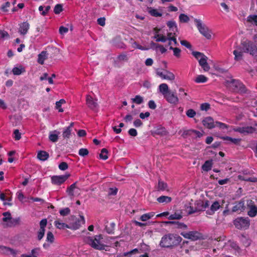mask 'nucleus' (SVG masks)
<instances>
[{
  "label": "nucleus",
  "instance_id": "obj_1",
  "mask_svg": "<svg viewBox=\"0 0 257 257\" xmlns=\"http://www.w3.org/2000/svg\"><path fill=\"white\" fill-rule=\"evenodd\" d=\"M182 239V238L178 235L169 233L162 237L160 245L165 248H173L177 246L181 242Z\"/></svg>",
  "mask_w": 257,
  "mask_h": 257
},
{
  "label": "nucleus",
  "instance_id": "obj_2",
  "mask_svg": "<svg viewBox=\"0 0 257 257\" xmlns=\"http://www.w3.org/2000/svg\"><path fill=\"white\" fill-rule=\"evenodd\" d=\"M159 90L168 102L173 105H176L178 103V97L175 92L172 91L169 89L167 84H161L159 86Z\"/></svg>",
  "mask_w": 257,
  "mask_h": 257
},
{
  "label": "nucleus",
  "instance_id": "obj_3",
  "mask_svg": "<svg viewBox=\"0 0 257 257\" xmlns=\"http://www.w3.org/2000/svg\"><path fill=\"white\" fill-rule=\"evenodd\" d=\"M103 239L102 235L94 236H86L84 238V242L92 248L97 250H103L105 248L104 244L101 241Z\"/></svg>",
  "mask_w": 257,
  "mask_h": 257
},
{
  "label": "nucleus",
  "instance_id": "obj_4",
  "mask_svg": "<svg viewBox=\"0 0 257 257\" xmlns=\"http://www.w3.org/2000/svg\"><path fill=\"white\" fill-rule=\"evenodd\" d=\"M233 224L237 229L246 230L250 226V219L247 217H238L233 220Z\"/></svg>",
  "mask_w": 257,
  "mask_h": 257
},
{
  "label": "nucleus",
  "instance_id": "obj_5",
  "mask_svg": "<svg viewBox=\"0 0 257 257\" xmlns=\"http://www.w3.org/2000/svg\"><path fill=\"white\" fill-rule=\"evenodd\" d=\"M241 45L244 53H249L252 56L257 55V47L253 42L246 40L242 42Z\"/></svg>",
  "mask_w": 257,
  "mask_h": 257
},
{
  "label": "nucleus",
  "instance_id": "obj_6",
  "mask_svg": "<svg viewBox=\"0 0 257 257\" xmlns=\"http://www.w3.org/2000/svg\"><path fill=\"white\" fill-rule=\"evenodd\" d=\"M194 22L199 32L206 38L210 39L211 37V35L208 28L202 24L200 20L195 19Z\"/></svg>",
  "mask_w": 257,
  "mask_h": 257
},
{
  "label": "nucleus",
  "instance_id": "obj_7",
  "mask_svg": "<svg viewBox=\"0 0 257 257\" xmlns=\"http://www.w3.org/2000/svg\"><path fill=\"white\" fill-rule=\"evenodd\" d=\"M71 219L74 221L70 224L69 229L72 230L79 229L82 224L85 223V219L83 215H80L78 218L74 216H71Z\"/></svg>",
  "mask_w": 257,
  "mask_h": 257
},
{
  "label": "nucleus",
  "instance_id": "obj_8",
  "mask_svg": "<svg viewBox=\"0 0 257 257\" xmlns=\"http://www.w3.org/2000/svg\"><path fill=\"white\" fill-rule=\"evenodd\" d=\"M180 234L185 238L189 239L193 241L200 239L202 238V234L197 231L182 232Z\"/></svg>",
  "mask_w": 257,
  "mask_h": 257
},
{
  "label": "nucleus",
  "instance_id": "obj_9",
  "mask_svg": "<svg viewBox=\"0 0 257 257\" xmlns=\"http://www.w3.org/2000/svg\"><path fill=\"white\" fill-rule=\"evenodd\" d=\"M69 174H66L64 175L53 176L51 177V182L54 185H60L64 183L70 177Z\"/></svg>",
  "mask_w": 257,
  "mask_h": 257
},
{
  "label": "nucleus",
  "instance_id": "obj_10",
  "mask_svg": "<svg viewBox=\"0 0 257 257\" xmlns=\"http://www.w3.org/2000/svg\"><path fill=\"white\" fill-rule=\"evenodd\" d=\"M255 131L256 128L251 126L238 127L234 129L235 132L239 133L243 135L253 134L255 132Z\"/></svg>",
  "mask_w": 257,
  "mask_h": 257
},
{
  "label": "nucleus",
  "instance_id": "obj_11",
  "mask_svg": "<svg viewBox=\"0 0 257 257\" xmlns=\"http://www.w3.org/2000/svg\"><path fill=\"white\" fill-rule=\"evenodd\" d=\"M202 123L205 127L208 129H212L216 126V124H215L213 118L210 116L205 117L202 120Z\"/></svg>",
  "mask_w": 257,
  "mask_h": 257
},
{
  "label": "nucleus",
  "instance_id": "obj_12",
  "mask_svg": "<svg viewBox=\"0 0 257 257\" xmlns=\"http://www.w3.org/2000/svg\"><path fill=\"white\" fill-rule=\"evenodd\" d=\"M232 84L236 89L235 90L240 93H244L246 92V88L241 82L238 80H232Z\"/></svg>",
  "mask_w": 257,
  "mask_h": 257
},
{
  "label": "nucleus",
  "instance_id": "obj_13",
  "mask_svg": "<svg viewBox=\"0 0 257 257\" xmlns=\"http://www.w3.org/2000/svg\"><path fill=\"white\" fill-rule=\"evenodd\" d=\"M207 59L208 57L206 56H203V58H200V59L199 60V65L205 72L208 71L210 69V66L207 62Z\"/></svg>",
  "mask_w": 257,
  "mask_h": 257
},
{
  "label": "nucleus",
  "instance_id": "obj_14",
  "mask_svg": "<svg viewBox=\"0 0 257 257\" xmlns=\"http://www.w3.org/2000/svg\"><path fill=\"white\" fill-rule=\"evenodd\" d=\"M19 32L21 35H25L27 33L30 28V25L27 22L21 23L19 25Z\"/></svg>",
  "mask_w": 257,
  "mask_h": 257
},
{
  "label": "nucleus",
  "instance_id": "obj_15",
  "mask_svg": "<svg viewBox=\"0 0 257 257\" xmlns=\"http://www.w3.org/2000/svg\"><path fill=\"white\" fill-rule=\"evenodd\" d=\"M86 101L87 105L91 109H95L98 105L96 101L90 95H87Z\"/></svg>",
  "mask_w": 257,
  "mask_h": 257
},
{
  "label": "nucleus",
  "instance_id": "obj_16",
  "mask_svg": "<svg viewBox=\"0 0 257 257\" xmlns=\"http://www.w3.org/2000/svg\"><path fill=\"white\" fill-rule=\"evenodd\" d=\"M74 122H71L70 125L64 128L62 133V137L64 139H69L71 135L72 128L74 126Z\"/></svg>",
  "mask_w": 257,
  "mask_h": 257
},
{
  "label": "nucleus",
  "instance_id": "obj_17",
  "mask_svg": "<svg viewBox=\"0 0 257 257\" xmlns=\"http://www.w3.org/2000/svg\"><path fill=\"white\" fill-rule=\"evenodd\" d=\"M29 199L33 202H40L41 204H44V207H47L48 209H49L50 207L51 209H54V208L53 205H50L49 203L46 202L44 200L40 198L31 197Z\"/></svg>",
  "mask_w": 257,
  "mask_h": 257
},
{
  "label": "nucleus",
  "instance_id": "obj_18",
  "mask_svg": "<svg viewBox=\"0 0 257 257\" xmlns=\"http://www.w3.org/2000/svg\"><path fill=\"white\" fill-rule=\"evenodd\" d=\"M37 157L41 161H45L49 159V154L46 151L41 150L38 152Z\"/></svg>",
  "mask_w": 257,
  "mask_h": 257
},
{
  "label": "nucleus",
  "instance_id": "obj_19",
  "mask_svg": "<svg viewBox=\"0 0 257 257\" xmlns=\"http://www.w3.org/2000/svg\"><path fill=\"white\" fill-rule=\"evenodd\" d=\"M243 52L240 47L238 48L237 49L234 50L233 51V54L234 55V60L236 61L241 60L242 59Z\"/></svg>",
  "mask_w": 257,
  "mask_h": 257
},
{
  "label": "nucleus",
  "instance_id": "obj_20",
  "mask_svg": "<svg viewBox=\"0 0 257 257\" xmlns=\"http://www.w3.org/2000/svg\"><path fill=\"white\" fill-rule=\"evenodd\" d=\"M48 58V53L47 51H43L38 55V62L42 65L44 63V61Z\"/></svg>",
  "mask_w": 257,
  "mask_h": 257
},
{
  "label": "nucleus",
  "instance_id": "obj_21",
  "mask_svg": "<svg viewBox=\"0 0 257 257\" xmlns=\"http://www.w3.org/2000/svg\"><path fill=\"white\" fill-rule=\"evenodd\" d=\"M167 224H174L176 228H180L182 229H187V226L184 224V223L179 222L178 221H169L166 222Z\"/></svg>",
  "mask_w": 257,
  "mask_h": 257
},
{
  "label": "nucleus",
  "instance_id": "obj_22",
  "mask_svg": "<svg viewBox=\"0 0 257 257\" xmlns=\"http://www.w3.org/2000/svg\"><path fill=\"white\" fill-rule=\"evenodd\" d=\"M25 72V68L22 66L19 65V67H15L12 69V72L14 75H21L22 73Z\"/></svg>",
  "mask_w": 257,
  "mask_h": 257
},
{
  "label": "nucleus",
  "instance_id": "obj_23",
  "mask_svg": "<svg viewBox=\"0 0 257 257\" xmlns=\"http://www.w3.org/2000/svg\"><path fill=\"white\" fill-rule=\"evenodd\" d=\"M148 13L153 17H159L162 16L161 12H159L158 10L151 7L148 8Z\"/></svg>",
  "mask_w": 257,
  "mask_h": 257
},
{
  "label": "nucleus",
  "instance_id": "obj_24",
  "mask_svg": "<svg viewBox=\"0 0 257 257\" xmlns=\"http://www.w3.org/2000/svg\"><path fill=\"white\" fill-rule=\"evenodd\" d=\"M76 184L77 182H75L67 188L66 192L69 196L73 197L74 196V191L77 188Z\"/></svg>",
  "mask_w": 257,
  "mask_h": 257
},
{
  "label": "nucleus",
  "instance_id": "obj_25",
  "mask_svg": "<svg viewBox=\"0 0 257 257\" xmlns=\"http://www.w3.org/2000/svg\"><path fill=\"white\" fill-rule=\"evenodd\" d=\"M212 160H207L205 162L204 164L202 166L203 170L206 172H208L211 169L212 166Z\"/></svg>",
  "mask_w": 257,
  "mask_h": 257
},
{
  "label": "nucleus",
  "instance_id": "obj_26",
  "mask_svg": "<svg viewBox=\"0 0 257 257\" xmlns=\"http://www.w3.org/2000/svg\"><path fill=\"white\" fill-rule=\"evenodd\" d=\"M224 141H228L234 145H239L241 141V139L232 138L230 137L225 136L221 138Z\"/></svg>",
  "mask_w": 257,
  "mask_h": 257
},
{
  "label": "nucleus",
  "instance_id": "obj_27",
  "mask_svg": "<svg viewBox=\"0 0 257 257\" xmlns=\"http://www.w3.org/2000/svg\"><path fill=\"white\" fill-rule=\"evenodd\" d=\"M157 201L160 203H168L172 201L170 197L167 196H161L157 199Z\"/></svg>",
  "mask_w": 257,
  "mask_h": 257
},
{
  "label": "nucleus",
  "instance_id": "obj_28",
  "mask_svg": "<svg viewBox=\"0 0 257 257\" xmlns=\"http://www.w3.org/2000/svg\"><path fill=\"white\" fill-rule=\"evenodd\" d=\"M155 214V213L154 212L144 214L140 217V219L142 221H146L154 217Z\"/></svg>",
  "mask_w": 257,
  "mask_h": 257
},
{
  "label": "nucleus",
  "instance_id": "obj_29",
  "mask_svg": "<svg viewBox=\"0 0 257 257\" xmlns=\"http://www.w3.org/2000/svg\"><path fill=\"white\" fill-rule=\"evenodd\" d=\"M54 225L56 228L60 229H64L65 228L69 229V225L63 222H61L59 220H55L54 221Z\"/></svg>",
  "mask_w": 257,
  "mask_h": 257
},
{
  "label": "nucleus",
  "instance_id": "obj_30",
  "mask_svg": "<svg viewBox=\"0 0 257 257\" xmlns=\"http://www.w3.org/2000/svg\"><path fill=\"white\" fill-rule=\"evenodd\" d=\"M238 178L239 180H241V181H244L250 182H253V183L257 182V178L255 177L247 178V177H244V176L238 175Z\"/></svg>",
  "mask_w": 257,
  "mask_h": 257
},
{
  "label": "nucleus",
  "instance_id": "obj_31",
  "mask_svg": "<svg viewBox=\"0 0 257 257\" xmlns=\"http://www.w3.org/2000/svg\"><path fill=\"white\" fill-rule=\"evenodd\" d=\"M9 220L8 226L10 227H14L19 225L20 223V218L19 217L16 218H12L11 217Z\"/></svg>",
  "mask_w": 257,
  "mask_h": 257
},
{
  "label": "nucleus",
  "instance_id": "obj_32",
  "mask_svg": "<svg viewBox=\"0 0 257 257\" xmlns=\"http://www.w3.org/2000/svg\"><path fill=\"white\" fill-rule=\"evenodd\" d=\"M168 187L167 184L162 181L161 180H159L158 181V186L157 189L159 191H164L167 189Z\"/></svg>",
  "mask_w": 257,
  "mask_h": 257
},
{
  "label": "nucleus",
  "instance_id": "obj_33",
  "mask_svg": "<svg viewBox=\"0 0 257 257\" xmlns=\"http://www.w3.org/2000/svg\"><path fill=\"white\" fill-rule=\"evenodd\" d=\"M208 78L203 75H198L194 80L197 83H205L208 80Z\"/></svg>",
  "mask_w": 257,
  "mask_h": 257
},
{
  "label": "nucleus",
  "instance_id": "obj_34",
  "mask_svg": "<svg viewBox=\"0 0 257 257\" xmlns=\"http://www.w3.org/2000/svg\"><path fill=\"white\" fill-rule=\"evenodd\" d=\"M131 100L133 103L137 104H141L144 101V99L142 96L139 95H136L134 98H132Z\"/></svg>",
  "mask_w": 257,
  "mask_h": 257
},
{
  "label": "nucleus",
  "instance_id": "obj_35",
  "mask_svg": "<svg viewBox=\"0 0 257 257\" xmlns=\"http://www.w3.org/2000/svg\"><path fill=\"white\" fill-rule=\"evenodd\" d=\"M182 212H175L174 214L170 215L168 216V219L169 220L180 219L182 218Z\"/></svg>",
  "mask_w": 257,
  "mask_h": 257
},
{
  "label": "nucleus",
  "instance_id": "obj_36",
  "mask_svg": "<svg viewBox=\"0 0 257 257\" xmlns=\"http://www.w3.org/2000/svg\"><path fill=\"white\" fill-rule=\"evenodd\" d=\"M164 79H167L169 80H173L175 79V75L173 73L169 71L166 70L165 72V75Z\"/></svg>",
  "mask_w": 257,
  "mask_h": 257
},
{
  "label": "nucleus",
  "instance_id": "obj_37",
  "mask_svg": "<svg viewBox=\"0 0 257 257\" xmlns=\"http://www.w3.org/2000/svg\"><path fill=\"white\" fill-rule=\"evenodd\" d=\"M108 150L105 148H103L101 151V153L99 154V158L101 159H102L103 160H106L108 159Z\"/></svg>",
  "mask_w": 257,
  "mask_h": 257
},
{
  "label": "nucleus",
  "instance_id": "obj_38",
  "mask_svg": "<svg viewBox=\"0 0 257 257\" xmlns=\"http://www.w3.org/2000/svg\"><path fill=\"white\" fill-rule=\"evenodd\" d=\"M247 21L249 23H254L257 26V15H249L247 18Z\"/></svg>",
  "mask_w": 257,
  "mask_h": 257
},
{
  "label": "nucleus",
  "instance_id": "obj_39",
  "mask_svg": "<svg viewBox=\"0 0 257 257\" xmlns=\"http://www.w3.org/2000/svg\"><path fill=\"white\" fill-rule=\"evenodd\" d=\"M169 49L170 50H172L173 51V55L177 57L180 58L181 56V50L178 48H173L172 46H170Z\"/></svg>",
  "mask_w": 257,
  "mask_h": 257
},
{
  "label": "nucleus",
  "instance_id": "obj_40",
  "mask_svg": "<svg viewBox=\"0 0 257 257\" xmlns=\"http://www.w3.org/2000/svg\"><path fill=\"white\" fill-rule=\"evenodd\" d=\"M65 103V100L64 99H61L59 101L56 102V108L58 109L59 112H63V109L61 108V105Z\"/></svg>",
  "mask_w": 257,
  "mask_h": 257
},
{
  "label": "nucleus",
  "instance_id": "obj_41",
  "mask_svg": "<svg viewBox=\"0 0 257 257\" xmlns=\"http://www.w3.org/2000/svg\"><path fill=\"white\" fill-rule=\"evenodd\" d=\"M166 131L165 127H160L157 128L155 130V134L157 135H159L160 136H164L166 135Z\"/></svg>",
  "mask_w": 257,
  "mask_h": 257
},
{
  "label": "nucleus",
  "instance_id": "obj_42",
  "mask_svg": "<svg viewBox=\"0 0 257 257\" xmlns=\"http://www.w3.org/2000/svg\"><path fill=\"white\" fill-rule=\"evenodd\" d=\"M115 225V224L113 222H112V223H111L110 224V226H108L106 225V227H105L106 231L108 234H112V233H113Z\"/></svg>",
  "mask_w": 257,
  "mask_h": 257
},
{
  "label": "nucleus",
  "instance_id": "obj_43",
  "mask_svg": "<svg viewBox=\"0 0 257 257\" xmlns=\"http://www.w3.org/2000/svg\"><path fill=\"white\" fill-rule=\"evenodd\" d=\"M179 19L180 22L182 23H187L189 22L190 20L189 17L187 15L184 14H180Z\"/></svg>",
  "mask_w": 257,
  "mask_h": 257
},
{
  "label": "nucleus",
  "instance_id": "obj_44",
  "mask_svg": "<svg viewBox=\"0 0 257 257\" xmlns=\"http://www.w3.org/2000/svg\"><path fill=\"white\" fill-rule=\"evenodd\" d=\"M63 10V6L61 4H57L54 9V12L55 14H59Z\"/></svg>",
  "mask_w": 257,
  "mask_h": 257
},
{
  "label": "nucleus",
  "instance_id": "obj_45",
  "mask_svg": "<svg viewBox=\"0 0 257 257\" xmlns=\"http://www.w3.org/2000/svg\"><path fill=\"white\" fill-rule=\"evenodd\" d=\"M118 191V189L116 187L109 188L107 191V194L108 196H114L116 195Z\"/></svg>",
  "mask_w": 257,
  "mask_h": 257
},
{
  "label": "nucleus",
  "instance_id": "obj_46",
  "mask_svg": "<svg viewBox=\"0 0 257 257\" xmlns=\"http://www.w3.org/2000/svg\"><path fill=\"white\" fill-rule=\"evenodd\" d=\"M89 154V151L87 149L81 148L79 150L78 154L81 157H85Z\"/></svg>",
  "mask_w": 257,
  "mask_h": 257
},
{
  "label": "nucleus",
  "instance_id": "obj_47",
  "mask_svg": "<svg viewBox=\"0 0 257 257\" xmlns=\"http://www.w3.org/2000/svg\"><path fill=\"white\" fill-rule=\"evenodd\" d=\"M10 247L3 245H0V252L4 254H9Z\"/></svg>",
  "mask_w": 257,
  "mask_h": 257
},
{
  "label": "nucleus",
  "instance_id": "obj_48",
  "mask_svg": "<svg viewBox=\"0 0 257 257\" xmlns=\"http://www.w3.org/2000/svg\"><path fill=\"white\" fill-rule=\"evenodd\" d=\"M186 115L190 117V118H193L194 117L196 113V111L193 109H189L187 111H186Z\"/></svg>",
  "mask_w": 257,
  "mask_h": 257
},
{
  "label": "nucleus",
  "instance_id": "obj_49",
  "mask_svg": "<svg viewBox=\"0 0 257 257\" xmlns=\"http://www.w3.org/2000/svg\"><path fill=\"white\" fill-rule=\"evenodd\" d=\"M47 241L51 243L54 242V236L53 234L51 231H48L47 234Z\"/></svg>",
  "mask_w": 257,
  "mask_h": 257
},
{
  "label": "nucleus",
  "instance_id": "obj_50",
  "mask_svg": "<svg viewBox=\"0 0 257 257\" xmlns=\"http://www.w3.org/2000/svg\"><path fill=\"white\" fill-rule=\"evenodd\" d=\"M192 54L198 60L200 58H203V56H205L203 53L197 51H193Z\"/></svg>",
  "mask_w": 257,
  "mask_h": 257
},
{
  "label": "nucleus",
  "instance_id": "obj_51",
  "mask_svg": "<svg viewBox=\"0 0 257 257\" xmlns=\"http://www.w3.org/2000/svg\"><path fill=\"white\" fill-rule=\"evenodd\" d=\"M210 108V105L208 103H203L200 105V109L201 110L207 111Z\"/></svg>",
  "mask_w": 257,
  "mask_h": 257
},
{
  "label": "nucleus",
  "instance_id": "obj_52",
  "mask_svg": "<svg viewBox=\"0 0 257 257\" xmlns=\"http://www.w3.org/2000/svg\"><path fill=\"white\" fill-rule=\"evenodd\" d=\"M11 4L10 2H6L1 7V10L3 12H7L8 11V8L10 7Z\"/></svg>",
  "mask_w": 257,
  "mask_h": 257
},
{
  "label": "nucleus",
  "instance_id": "obj_53",
  "mask_svg": "<svg viewBox=\"0 0 257 257\" xmlns=\"http://www.w3.org/2000/svg\"><path fill=\"white\" fill-rule=\"evenodd\" d=\"M17 198L21 202H26V197L24 196L22 192L20 191L17 193Z\"/></svg>",
  "mask_w": 257,
  "mask_h": 257
},
{
  "label": "nucleus",
  "instance_id": "obj_54",
  "mask_svg": "<svg viewBox=\"0 0 257 257\" xmlns=\"http://www.w3.org/2000/svg\"><path fill=\"white\" fill-rule=\"evenodd\" d=\"M49 139L51 142L55 143L58 141V136L57 134H51L49 135Z\"/></svg>",
  "mask_w": 257,
  "mask_h": 257
},
{
  "label": "nucleus",
  "instance_id": "obj_55",
  "mask_svg": "<svg viewBox=\"0 0 257 257\" xmlns=\"http://www.w3.org/2000/svg\"><path fill=\"white\" fill-rule=\"evenodd\" d=\"M117 59L119 61H127L128 60V57L125 53H121L117 56Z\"/></svg>",
  "mask_w": 257,
  "mask_h": 257
},
{
  "label": "nucleus",
  "instance_id": "obj_56",
  "mask_svg": "<svg viewBox=\"0 0 257 257\" xmlns=\"http://www.w3.org/2000/svg\"><path fill=\"white\" fill-rule=\"evenodd\" d=\"M14 138L15 140L18 141L21 138V134L18 130H15L14 131Z\"/></svg>",
  "mask_w": 257,
  "mask_h": 257
},
{
  "label": "nucleus",
  "instance_id": "obj_57",
  "mask_svg": "<svg viewBox=\"0 0 257 257\" xmlns=\"http://www.w3.org/2000/svg\"><path fill=\"white\" fill-rule=\"evenodd\" d=\"M45 229H40L38 232L37 238L39 240H40L44 237L45 234Z\"/></svg>",
  "mask_w": 257,
  "mask_h": 257
},
{
  "label": "nucleus",
  "instance_id": "obj_58",
  "mask_svg": "<svg viewBox=\"0 0 257 257\" xmlns=\"http://www.w3.org/2000/svg\"><path fill=\"white\" fill-rule=\"evenodd\" d=\"M68 166L67 163L63 162L59 165V169L61 170L64 171L67 169Z\"/></svg>",
  "mask_w": 257,
  "mask_h": 257
},
{
  "label": "nucleus",
  "instance_id": "obj_59",
  "mask_svg": "<svg viewBox=\"0 0 257 257\" xmlns=\"http://www.w3.org/2000/svg\"><path fill=\"white\" fill-rule=\"evenodd\" d=\"M4 217L3 218V220L5 222L8 221L11 218V214L9 212H6L3 213Z\"/></svg>",
  "mask_w": 257,
  "mask_h": 257
},
{
  "label": "nucleus",
  "instance_id": "obj_60",
  "mask_svg": "<svg viewBox=\"0 0 257 257\" xmlns=\"http://www.w3.org/2000/svg\"><path fill=\"white\" fill-rule=\"evenodd\" d=\"M138 252V249L135 248L130 251L125 252L123 253V256H130L132 254Z\"/></svg>",
  "mask_w": 257,
  "mask_h": 257
},
{
  "label": "nucleus",
  "instance_id": "obj_61",
  "mask_svg": "<svg viewBox=\"0 0 257 257\" xmlns=\"http://www.w3.org/2000/svg\"><path fill=\"white\" fill-rule=\"evenodd\" d=\"M156 39V41L158 42H165L168 40L167 38L163 35H160V36L159 37H158V38H157Z\"/></svg>",
  "mask_w": 257,
  "mask_h": 257
},
{
  "label": "nucleus",
  "instance_id": "obj_62",
  "mask_svg": "<svg viewBox=\"0 0 257 257\" xmlns=\"http://www.w3.org/2000/svg\"><path fill=\"white\" fill-rule=\"evenodd\" d=\"M47 223V220L46 219H42L40 222V229H45V227L46 226Z\"/></svg>",
  "mask_w": 257,
  "mask_h": 257
},
{
  "label": "nucleus",
  "instance_id": "obj_63",
  "mask_svg": "<svg viewBox=\"0 0 257 257\" xmlns=\"http://www.w3.org/2000/svg\"><path fill=\"white\" fill-rule=\"evenodd\" d=\"M180 43L182 45L184 46L188 49H190L192 48L191 45L186 40H181Z\"/></svg>",
  "mask_w": 257,
  "mask_h": 257
},
{
  "label": "nucleus",
  "instance_id": "obj_64",
  "mask_svg": "<svg viewBox=\"0 0 257 257\" xmlns=\"http://www.w3.org/2000/svg\"><path fill=\"white\" fill-rule=\"evenodd\" d=\"M128 134L132 137H136L138 135L137 130L135 128H130L128 131Z\"/></svg>",
  "mask_w": 257,
  "mask_h": 257
}]
</instances>
